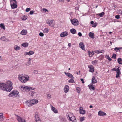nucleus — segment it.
<instances>
[{"mask_svg": "<svg viewBox=\"0 0 122 122\" xmlns=\"http://www.w3.org/2000/svg\"><path fill=\"white\" fill-rule=\"evenodd\" d=\"M12 83L10 81L6 82L0 83V89L5 91L10 92L13 88Z\"/></svg>", "mask_w": 122, "mask_h": 122, "instance_id": "1", "label": "nucleus"}, {"mask_svg": "<svg viewBox=\"0 0 122 122\" xmlns=\"http://www.w3.org/2000/svg\"><path fill=\"white\" fill-rule=\"evenodd\" d=\"M29 76L26 75L22 74L18 76L19 80L22 83H25L29 80Z\"/></svg>", "mask_w": 122, "mask_h": 122, "instance_id": "2", "label": "nucleus"}, {"mask_svg": "<svg viewBox=\"0 0 122 122\" xmlns=\"http://www.w3.org/2000/svg\"><path fill=\"white\" fill-rule=\"evenodd\" d=\"M66 117L69 121H71L72 122H76V118L72 113L68 112L66 114Z\"/></svg>", "mask_w": 122, "mask_h": 122, "instance_id": "3", "label": "nucleus"}, {"mask_svg": "<svg viewBox=\"0 0 122 122\" xmlns=\"http://www.w3.org/2000/svg\"><path fill=\"white\" fill-rule=\"evenodd\" d=\"M38 100H36L35 99H32L30 100H28L26 101V103L28 106L30 107L38 103Z\"/></svg>", "mask_w": 122, "mask_h": 122, "instance_id": "4", "label": "nucleus"}, {"mask_svg": "<svg viewBox=\"0 0 122 122\" xmlns=\"http://www.w3.org/2000/svg\"><path fill=\"white\" fill-rule=\"evenodd\" d=\"M21 90L24 92L26 91L27 92L29 91L30 90H34L35 88L31 87H29L27 86H20Z\"/></svg>", "mask_w": 122, "mask_h": 122, "instance_id": "5", "label": "nucleus"}, {"mask_svg": "<svg viewBox=\"0 0 122 122\" xmlns=\"http://www.w3.org/2000/svg\"><path fill=\"white\" fill-rule=\"evenodd\" d=\"M18 94L19 92L18 91L14 90L9 94V96L11 97H17Z\"/></svg>", "mask_w": 122, "mask_h": 122, "instance_id": "6", "label": "nucleus"}, {"mask_svg": "<svg viewBox=\"0 0 122 122\" xmlns=\"http://www.w3.org/2000/svg\"><path fill=\"white\" fill-rule=\"evenodd\" d=\"M46 23L51 27H53L55 25V22L53 20L48 19L46 21Z\"/></svg>", "mask_w": 122, "mask_h": 122, "instance_id": "7", "label": "nucleus"}, {"mask_svg": "<svg viewBox=\"0 0 122 122\" xmlns=\"http://www.w3.org/2000/svg\"><path fill=\"white\" fill-rule=\"evenodd\" d=\"M71 22L72 24L74 26H77L79 25L78 21L76 19L71 20Z\"/></svg>", "mask_w": 122, "mask_h": 122, "instance_id": "8", "label": "nucleus"}, {"mask_svg": "<svg viewBox=\"0 0 122 122\" xmlns=\"http://www.w3.org/2000/svg\"><path fill=\"white\" fill-rule=\"evenodd\" d=\"M17 119L19 122H26L25 120L23 118L17 115Z\"/></svg>", "mask_w": 122, "mask_h": 122, "instance_id": "9", "label": "nucleus"}, {"mask_svg": "<svg viewBox=\"0 0 122 122\" xmlns=\"http://www.w3.org/2000/svg\"><path fill=\"white\" fill-rule=\"evenodd\" d=\"M88 67L89 69V71L91 72L92 73L94 71L93 66L92 65H88Z\"/></svg>", "mask_w": 122, "mask_h": 122, "instance_id": "10", "label": "nucleus"}, {"mask_svg": "<svg viewBox=\"0 0 122 122\" xmlns=\"http://www.w3.org/2000/svg\"><path fill=\"white\" fill-rule=\"evenodd\" d=\"M119 67H118V68L117 69L116 72L117 74L116 77V78H117L118 77L120 76L119 75L121 74L120 72V69H119Z\"/></svg>", "mask_w": 122, "mask_h": 122, "instance_id": "11", "label": "nucleus"}, {"mask_svg": "<svg viewBox=\"0 0 122 122\" xmlns=\"http://www.w3.org/2000/svg\"><path fill=\"white\" fill-rule=\"evenodd\" d=\"M68 34V33L67 31H65L64 32H62L60 35V36L61 37H64L67 36Z\"/></svg>", "mask_w": 122, "mask_h": 122, "instance_id": "12", "label": "nucleus"}, {"mask_svg": "<svg viewBox=\"0 0 122 122\" xmlns=\"http://www.w3.org/2000/svg\"><path fill=\"white\" fill-rule=\"evenodd\" d=\"M79 112L80 114H84L85 113L86 111L85 110L83 109L82 107H81L79 109Z\"/></svg>", "mask_w": 122, "mask_h": 122, "instance_id": "13", "label": "nucleus"}, {"mask_svg": "<svg viewBox=\"0 0 122 122\" xmlns=\"http://www.w3.org/2000/svg\"><path fill=\"white\" fill-rule=\"evenodd\" d=\"M69 87L68 85L65 86L64 89V92L66 93L69 90Z\"/></svg>", "mask_w": 122, "mask_h": 122, "instance_id": "14", "label": "nucleus"}, {"mask_svg": "<svg viewBox=\"0 0 122 122\" xmlns=\"http://www.w3.org/2000/svg\"><path fill=\"white\" fill-rule=\"evenodd\" d=\"M98 115L99 116H102L106 115V113L101 111H100L98 112Z\"/></svg>", "mask_w": 122, "mask_h": 122, "instance_id": "15", "label": "nucleus"}, {"mask_svg": "<svg viewBox=\"0 0 122 122\" xmlns=\"http://www.w3.org/2000/svg\"><path fill=\"white\" fill-rule=\"evenodd\" d=\"M34 53V52L33 51H30L29 52H25L24 54L25 56H26L27 55H28L29 56L31 55Z\"/></svg>", "mask_w": 122, "mask_h": 122, "instance_id": "16", "label": "nucleus"}, {"mask_svg": "<svg viewBox=\"0 0 122 122\" xmlns=\"http://www.w3.org/2000/svg\"><path fill=\"white\" fill-rule=\"evenodd\" d=\"M51 108L52 110L55 113H57L58 112L57 110L55 107L52 106H51Z\"/></svg>", "mask_w": 122, "mask_h": 122, "instance_id": "17", "label": "nucleus"}, {"mask_svg": "<svg viewBox=\"0 0 122 122\" xmlns=\"http://www.w3.org/2000/svg\"><path fill=\"white\" fill-rule=\"evenodd\" d=\"M80 47L82 50H85V48L83 42H80L79 45Z\"/></svg>", "mask_w": 122, "mask_h": 122, "instance_id": "18", "label": "nucleus"}, {"mask_svg": "<svg viewBox=\"0 0 122 122\" xmlns=\"http://www.w3.org/2000/svg\"><path fill=\"white\" fill-rule=\"evenodd\" d=\"M88 86L90 90H94L95 89L94 86L92 84L88 85Z\"/></svg>", "mask_w": 122, "mask_h": 122, "instance_id": "19", "label": "nucleus"}, {"mask_svg": "<svg viewBox=\"0 0 122 122\" xmlns=\"http://www.w3.org/2000/svg\"><path fill=\"white\" fill-rule=\"evenodd\" d=\"M10 5L11 8L12 9L16 8L17 6V3H13L12 4H10Z\"/></svg>", "mask_w": 122, "mask_h": 122, "instance_id": "20", "label": "nucleus"}, {"mask_svg": "<svg viewBox=\"0 0 122 122\" xmlns=\"http://www.w3.org/2000/svg\"><path fill=\"white\" fill-rule=\"evenodd\" d=\"M64 73L66 76L70 78H72L73 77V76L70 73H66V72H65Z\"/></svg>", "mask_w": 122, "mask_h": 122, "instance_id": "21", "label": "nucleus"}, {"mask_svg": "<svg viewBox=\"0 0 122 122\" xmlns=\"http://www.w3.org/2000/svg\"><path fill=\"white\" fill-rule=\"evenodd\" d=\"M35 120H38L40 119V118L39 117L38 115V113L37 112H35Z\"/></svg>", "mask_w": 122, "mask_h": 122, "instance_id": "22", "label": "nucleus"}, {"mask_svg": "<svg viewBox=\"0 0 122 122\" xmlns=\"http://www.w3.org/2000/svg\"><path fill=\"white\" fill-rule=\"evenodd\" d=\"M89 36L91 38L93 39L94 38V34L91 32H90L89 34Z\"/></svg>", "mask_w": 122, "mask_h": 122, "instance_id": "23", "label": "nucleus"}, {"mask_svg": "<svg viewBox=\"0 0 122 122\" xmlns=\"http://www.w3.org/2000/svg\"><path fill=\"white\" fill-rule=\"evenodd\" d=\"M92 83L93 84L96 83L97 82V81L94 76H93L92 80Z\"/></svg>", "mask_w": 122, "mask_h": 122, "instance_id": "24", "label": "nucleus"}, {"mask_svg": "<svg viewBox=\"0 0 122 122\" xmlns=\"http://www.w3.org/2000/svg\"><path fill=\"white\" fill-rule=\"evenodd\" d=\"M27 32L26 30H23L20 33V34L22 35H26Z\"/></svg>", "mask_w": 122, "mask_h": 122, "instance_id": "25", "label": "nucleus"}, {"mask_svg": "<svg viewBox=\"0 0 122 122\" xmlns=\"http://www.w3.org/2000/svg\"><path fill=\"white\" fill-rule=\"evenodd\" d=\"M104 51V50H98L95 51H94L96 53L98 54L100 53H102Z\"/></svg>", "mask_w": 122, "mask_h": 122, "instance_id": "26", "label": "nucleus"}, {"mask_svg": "<svg viewBox=\"0 0 122 122\" xmlns=\"http://www.w3.org/2000/svg\"><path fill=\"white\" fill-rule=\"evenodd\" d=\"M49 30L47 28H45L42 30L43 32L46 33H48L49 32Z\"/></svg>", "mask_w": 122, "mask_h": 122, "instance_id": "27", "label": "nucleus"}, {"mask_svg": "<svg viewBox=\"0 0 122 122\" xmlns=\"http://www.w3.org/2000/svg\"><path fill=\"white\" fill-rule=\"evenodd\" d=\"M88 53L89 55V56L91 57H92V56L94 54V53L93 51H92V52L88 51Z\"/></svg>", "mask_w": 122, "mask_h": 122, "instance_id": "28", "label": "nucleus"}, {"mask_svg": "<svg viewBox=\"0 0 122 122\" xmlns=\"http://www.w3.org/2000/svg\"><path fill=\"white\" fill-rule=\"evenodd\" d=\"M98 62V60H95L92 62V63L93 65H96Z\"/></svg>", "mask_w": 122, "mask_h": 122, "instance_id": "29", "label": "nucleus"}, {"mask_svg": "<svg viewBox=\"0 0 122 122\" xmlns=\"http://www.w3.org/2000/svg\"><path fill=\"white\" fill-rule=\"evenodd\" d=\"M72 34H75L76 32V30L74 29H72L70 30Z\"/></svg>", "mask_w": 122, "mask_h": 122, "instance_id": "30", "label": "nucleus"}, {"mask_svg": "<svg viewBox=\"0 0 122 122\" xmlns=\"http://www.w3.org/2000/svg\"><path fill=\"white\" fill-rule=\"evenodd\" d=\"M20 47L18 46L17 45H15L14 46V49L16 51H18L20 50Z\"/></svg>", "mask_w": 122, "mask_h": 122, "instance_id": "31", "label": "nucleus"}, {"mask_svg": "<svg viewBox=\"0 0 122 122\" xmlns=\"http://www.w3.org/2000/svg\"><path fill=\"white\" fill-rule=\"evenodd\" d=\"M28 46V44L27 43H24L22 44V46L24 47H27Z\"/></svg>", "mask_w": 122, "mask_h": 122, "instance_id": "32", "label": "nucleus"}, {"mask_svg": "<svg viewBox=\"0 0 122 122\" xmlns=\"http://www.w3.org/2000/svg\"><path fill=\"white\" fill-rule=\"evenodd\" d=\"M118 62L119 64H122V60L121 59L119 58L117 59Z\"/></svg>", "mask_w": 122, "mask_h": 122, "instance_id": "33", "label": "nucleus"}, {"mask_svg": "<svg viewBox=\"0 0 122 122\" xmlns=\"http://www.w3.org/2000/svg\"><path fill=\"white\" fill-rule=\"evenodd\" d=\"M3 113H0V121H1L3 120Z\"/></svg>", "mask_w": 122, "mask_h": 122, "instance_id": "34", "label": "nucleus"}, {"mask_svg": "<svg viewBox=\"0 0 122 122\" xmlns=\"http://www.w3.org/2000/svg\"><path fill=\"white\" fill-rule=\"evenodd\" d=\"M0 27L3 30H5V27L3 24L1 23L0 24Z\"/></svg>", "mask_w": 122, "mask_h": 122, "instance_id": "35", "label": "nucleus"}, {"mask_svg": "<svg viewBox=\"0 0 122 122\" xmlns=\"http://www.w3.org/2000/svg\"><path fill=\"white\" fill-rule=\"evenodd\" d=\"M17 3V2L16 0H11L10 1V4L14 3Z\"/></svg>", "mask_w": 122, "mask_h": 122, "instance_id": "36", "label": "nucleus"}, {"mask_svg": "<svg viewBox=\"0 0 122 122\" xmlns=\"http://www.w3.org/2000/svg\"><path fill=\"white\" fill-rule=\"evenodd\" d=\"M104 14L105 13L103 12H102L100 14H98L97 15H99L100 17H102L103 16Z\"/></svg>", "mask_w": 122, "mask_h": 122, "instance_id": "37", "label": "nucleus"}, {"mask_svg": "<svg viewBox=\"0 0 122 122\" xmlns=\"http://www.w3.org/2000/svg\"><path fill=\"white\" fill-rule=\"evenodd\" d=\"M0 39L2 41H6V38L5 36H3L1 37L0 38Z\"/></svg>", "mask_w": 122, "mask_h": 122, "instance_id": "38", "label": "nucleus"}, {"mask_svg": "<svg viewBox=\"0 0 122 122\" xmlns=\"http://www.w3.org/2000/svg\"><path fill=\"white\" fill-rule=\"evenodd\" d=\"M21 19L23 20H25L27 19V18L26 16L24 15L22 16Z\"/></svg>", "mask_w": 122, "mask_h": 122, "instance_id": "39", "label": "nucleus"}, {"mask_svg": "<svg viewBox=\"0 0 122 122\" xmlns=\"http://www.w3.org/2000/svg\"><path fill=\"white\" fill-rule=\"evenodd\" d=\"M85 117H81L80 118V120L81 122H82L84 120Z\"/></svg>", "mask_w": 122, "mask_h": 122, "instance_id": "40", "label": "nucleus"}, {"mask_svg": "<svg viewBox=\"0 0 122 122\" xmlns=\"http://www.w3.org/2000/svg\"><path fill=\"white\" fill-rule=\"evenodd\" d=\"M76 90L78 93H79L81 91V89L79 87H77L76 88Z\"/></svg>", "mask_w": 122, "mask_h": 122, "instance_id": "41", "label": "nucleus"}, {"mask_svg": "<svg viewBox=\"0 0 122 122\" xmlns=\"http://www.w3.org/2000/svg\"><path fill=\"white\" fill-rule=\"evenodd\" d=\"M60 120L62 122H66V121L65 118L63 117L61 118L60 119Z\"/></svg>", "mask_w": 122, "mask_h": 122, "instance_id": "42", "label": "nucleus"}, {"mask_svg": "<svg viewBox=\"0 0 122 122\" xmlns=\"http://www.w3.org/2000/svg\"><path fill=\"white\" fill-rule=\"evenodd\" d=\"M35 93V92L33 91L31 92L30 93L29 95L31 96H33Z\"/></svg>", "mask_w": 122, "mask_h": 122, "instance_id": "43", "label": "nucleus"}, {"mask_svg": "<svg viewBox=\"0 0 122 122\" xmlns=\"http://www.w3.org/2000/svg\"><path fill=\"white\" fill-rule=\"evenodd\" d=\"M106 58L109 61H111L112 59L109 57V56L108 55H106Z\"/></svg>", "mask_w": 122, "mask_h": 122, "instance_id": "44", "label": "nucleus"}, {"mask_svg": "<svg viewBox=\"0 0 122 122\" xmlns=\"http://www.w3.org/2000/svg\"><path fill=\"white\" fill-rule=\"evenodd\" d=\"M42 12H44V13H45L46 11L48 12V11L46 9L43 8L42 9Z\"/></svg>", "mask_w": 122, "mask_h": 122, "instance_id": "45", "label": "nucleus"}, {"mask_svg": "<svg viewBox=\"0 0 122 122\" xmlns=\"http://www.w3.org/2000/svg\"><path fill=\"white\" fill-rule=\"evenodd\" d=\"M116 55L115 54H113L112 56V58H113L114 59H115L116 58Z\"/></svg>", "mask_w": 122, "mask_h": 122, "instance_id": "46", "label": "nucleus"}, {"mask_svg": "<svg viewBox=\"0 0 122 122\" xmlns=\"http://www.w3.org/2000/svg\"><path fill=\"white\" fill-rule=\"evenodd\" d=\"M120 49V48L116 47L114 49V50L115 51L117 52L118 50H119Z\"/></svg>", "mask_w": 122, "mask_h": 122, "instance_id": "47", "label": "nucleus"}, {"mask_svg": "<svg viewBox=\"0 0 122 122\" xmlns=\"http://www.w3.org/2000/svg\"><path fill=\"white\" fill-rule=\"evenodd\" d=\"M118 13L120 14H122V10H118Z\"/></svg>", "mask_w": 122, "mask_h": 122, "instance_id": "48", "label": "nucleus"}, {"mask_svg": "<svg viewBox=\"0 0 122 122\" xmlns=\"http://www.w3.org/2000/svg\"><path fill=\"white\" fill-rule=\"evenodd\" d=\"M38 71L37 70H34L33 72V73L34 74H36L38 73Z\"/></svg>", "mask_w": 122, "mask_h": 122, "instance_id": "49", "label": "nucleus"}, {"mask_svg": "<svg viewBox=\"0 0 122 122\" xmlns=\"http://www.w3.org/2000/svg\"><path fill=\"white\" fill-rule=\"evenodd\" d=\"M68 82L69 83H73L74 82V80L72 79H71Z\"/></svg>", "mask_w": 122, "mask_h": 122, "instance_id": "50", "label": "nucleus"}, {"mask_svg": "<svg viewBox=\"0 0 122 122\" xmlns=\"http://www.w3.org/2000/svg\"><path fill=\"white\" fill-rule=\"evenodd\" d=\"M51 96L50 94H47V97L48 99H50L51 98Z\"/></svg>", "mask_w": 122, "mask_h": 122, "instance_id": "51", "label": "nucleus"}, {"mask_svg": "<svg viewBox=\"0 0 122 122\" xmlns=\"http://www.w3.org/2000/svg\"><path fill=\"white\" fill-rule=\"evenodd\" d=\"M39 36H43L44 35V34L42 32H40L39 34Z\"/></svg>", "mask_w": 122, "mask_h": 122, "instance_id": "52", "label": "nucleus"}, {"mask_svg": "<svg viewBox=\"0 0 122 122\" xmlns=\"http://www.w3.org/2000/svg\"><path fill=\"white\" fill-rule=\"evenodd\" d=\"M115 18L117 19H119L120 18V16L118 15H117L115 16Z\"/></svg>", "mask_w": 122, "mask_h": 122, "instance_id": "53", "label": "nucleus"}, {"mask_svg": "<svg viewBox=\"0 0 122 122\" xmlns=\"http://www.w3.org/2000/svg\"><path fill=\"white\" fill-rule=\"evenodd\" d=\"M30 9L29 8H27L26 9L25 11L27 12H28L30 11Z\"/></svg>", "mask_w": 122, "mask_h": 122, "instance_id": "54", "label": "nucleus"}, {"mask_svg": "<svg viewBox=\"0 0 122 122\" xmlns=\"http://www.w3.org/2000/svg\"><path fill=\"white\" fill-rule=\"evenodd\" d=\"M31 64V62L30 61H29L26 64V65L28 66H29V65H30Z\"/></svg>", "mask_w": 122, "mask_h": 122, "instance_id": "55", "label": "nucleus"}, {"mask_svg": "<svg viewBox=\"0 0 122 122\" xmlns=\"http://www.w3.org/2000/svg\"><path fill=\"white\" fill-rule=\"evenodd\" d=\"M34 12L32 10L30 11V15H32Z\"/></svg>", "mask_w": 122, "mask_h": 122, "instance_id": "56", "label": "nucleus"}, {"mask_svg": "<svg viewBox=\"0 0 122 122\" xmlns=\"http://www.w3.org/2000/svg\"><path fill=\"white\" fill-rule=\"evenodd\" d=\"M97 25V24L96 23H94L93 24V25L92 26V27H96Z\"/></svg>", "mask_w": 122, "mask_h": 122, "instance_id": "57", "label": "nucleus"}, {"mask_svg": "<svg viewBox=\"0 0 122 122\" xmlns=\"http://www.w3.org/2000/svg\"><path fill=\"white\" fill-rule=\"evenodd\" d=\"M35 121L36 122H41V120L40 119H39L38 120H36Z\"/></svg>", "mask_w": 122, "mask_h": 122, "instance_id": "58", "label": "nucleus"}, {"mask_svg": "<svg viewBox=\"0 0 122 122\" xmlns=\"http://www.w3.org/2000/svg\"><path fill=\"white\" fill-rule=\"evenodd\" d=\"M78 35L79 36H81L82 35L81 33L80 32H79L78 33Z\"/></svg>", "mask_w": 122, "mask_h": 122, "instance_id": "59", "label": "nucleus"}, {"mask_svg": "<svg viewBox=\"0 0 122 122\" xmlns=\"http://www.w3.org/2000/svg\"><path fill=\"white\" fill-rule=\"evenodd\" d=\"M81 81L82 82V83H84V80L82 78H81L80 79Z\"/></svg>", "mask_w": 122, "mask_h": 122, "instance_id": "60", "label": "nucleus"}, {"mask_svg": "<svg viewBox=\"0 0 122 122\" xmlns=\"http://www.w3.org/2000/svg\"><path fill=\"white\" fill-rule=\"evenodd\" d=\"M116 70H117V69H116V68H113L111 70L112 71H116Z\"/></svg>", "mask_w": 122, "mask_h": 122, "instance_id": "61", "label": "nucleus"}, {"mask_svg": "<svg viewBox=\"0 0 122 122\" xmlns=\"http://www.w3.org/2000/svg\"><path fill=\"white\" fill-rule=\"evenodd\" d=\"M68 46L69 47H70L71 46V43H69L68 44Z\"/></svg>", "mask_w": 122, "mask_h": 122, "instance_id": "62", "label": "nucleus"}, {"mask_svg": "<svg viewBox=\"0 0 122 122\" xmlns=\"http://www.w3.org/2000/svg\"><path fill=\"white\" fill-rule=\"evenodd\" d=\"M94 22L93 21H92L91 22V24H94Z\"/></svg>", "mask_w": 122, "mask_h": 122, "instance_id": "63", "label": "nucleus"}, {"mask_svg": "<svg viewBox=\"0 0 122 122\" xmlns=\"http://www.w3.org/2000/svg\"><path fill=\"white\" fill-rule=\"evenodd\" d=\"M78 9H79V8H78V7H77H77H75V9L76 10H78Z\"/></svg>", "mask_w": 122, "mask_h": 122, "instance_id": "64", "label": "nucleus"}]
</instances>
